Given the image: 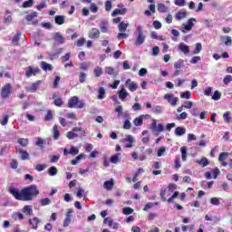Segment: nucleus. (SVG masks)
I'll return each instance as SVG.
<instances>
[{
	"mask_svg": "<svg viewBox=\"0 0 232 232\" xmlns=\"http://www.w3.org/2000/svg\"><path fill=\"white\" fill-rule=\"evenodd\" d=\"M9 193L13 195L16 200L30 202V200H34V198L39 195V189L35 185L24 188L21 191L14 187H10Z\"/></svg>",
	"mask_w": 232,
	"mask_h": 232,
	"instance_id": "obj_1",
	"label": "nucleus"
},
{
	"mask_svg": "<svg viewBox=\"0 0 232 232\" xmlns=\"http://www.w3.org/2000/svg\"><path fill=\"white\" fill-rule=\"evenodd\" d=\"M86 106V102L84 100H79V97L73 96L69 99L67 103V108H78L82 109Z\"/></svg>",
	"mask_w": 232,
	"mask_h": 232,
	"instance_id": "obj_2",
	"label": "nucleus"
},
{
	"mask_svg": "<svg viewBox=\"0 0 232 232\" xmlns=\"http://www.w3.org/2000/svg\"><path fill=\"white\" fill-rule=\"evenodd\" d=\"M136 30H137V35L134 41V45L141 46V44H144L146 41V35L144 34V31H142V26L139 25Z\"/></svg>",
	"mask_w": 232,
	"mask_h": 232,
	"instance_id": "obj_3",
	"label": "nucleus"
},
{
	"mask_svg": "<svg viewBox=\"0 0 232 232\" xmlns=\"http://www.w3.org/2000/svg\"><path fill=\"white\" fill-rule=\"evenodd\" d=\"M25 77H35L41 73V69L39 67L28 66L24 69Z\"/></svg>",
	"mask_w": 232,
	"mask_h": 232,
	"instance_id": "obj_4",
	"label": "nucleus"
},
{
	"mask_svg": "<svg viewBox=\"0 0 232 232\" xmlns=\"http://www.w3.org/2000/svg\"><path fill=\"white\" fill-rule=\"evenodd\" d=\"M0 95L2 99H8L12 95V84H5L1 89Z\"/></svg>",
	"mask_w": 232,
	"mask_h": 232,
	"instance_id": "obj_5",
	"label": "nucleus"
},
{
	"mask_svg": "<svg viewBox=\"0 0 232 232\" xmlns=\"http://www.w3.org/2000/svg\"><path fill=\"white\" fill-rule=\"evenodd\" d=\"M163 99L170 104V106H177V103L179 102V97H175L173 93H167L163 96Z\"/></svg>",
	"mask_w": 232,
	"mask_h": 232,
	"instance_id": "obj_6",
	"label": "nucleus"
},
{
	"mask_svg": "<svg viewBox=\"0 0 232 232\" xmlns=\"http://www.w3.org/2000/svg\"><path fill=\"white\" fill-rule=\"evenodd\" d=\"M122 141L127 142V144L125 145V148H133V145L135 144V142H137L135 138H133V136L130 134L126 135L125 138L122 140Z\"/></svg>",
	"mask_w": 232,
	"mask_h": 232,
	"instance_id": "obj_7",
	"label": "nucleus"
},
{
	"mask_svg": "<svg viewBox=\"0 0 232 232\" xmlns=\"http://www.w3.org/2000/svg\"><path fill=\"white\" fill-rule=\"evenodd\" d=\"M125 86L130 92H137V88H139V85L135 82L131 81V79H128L125 82Z\"/></svg>",
	"mask_w": 232,
	"mask_h": 232,
	"instance_id": "obj_8",
	"label": "nucleus"
},
{
	"mask_svg": "<svg viewBox=\"0 0 232 232\" xmlns=\"http://www.w3.org/2000/svg\"><path fill=\"white\" fill-rule=\"evenodd\" d=\"M88 37L90 39H99V37H101V31L93 27L89 31Z\"/></svg>",
	"mask_w": 232,
	"mask_h": 232,
	"instance_id": "obj_9",
	"label": "nucleus"
},
{
	"mask_svg": "<svg viewBox=\"0 0 232 232\" xmlns=\"http://www.w3.org/2000/svg\"><path fill=\"white\" fill-rule=\"evenodd\" d=\"M53 104L54 106H57L58 108H62V106L64 104V101H63V98L61 96L57 95V92H54L53 94Z\"/></svg>",
	"mask_w": 232,
	"mask_h": 232,
	"instance_id": "obj_10",
	"label": "nucleus"
},
{
	"mask_svg": "<svg viewBox=\"0 0 232 232\" xmlns=\"http://www.w3.org/2000/svg\"><path fill=\"white\" fill-rule=\"evenodd\" d=\"M41 223V220L39 218H33L28 220L29 226H31L32 229H37L39 227V224Z\"/></svg>",
	"mask_w": 232,
	"mask_h": 232,
	"instance_id": "obj_11",
	"label": "nucleus"
},
{
	"mask_svg": "<svg viewBox=\"0 0 232 232\" xmlns=\"http://www.w3.org/2000/svg\"><path fill=\"white\" fill-rule=\"evenodd\" d=\"M39 86H41V81H36L35 82L32 83L29 88L26 89V92L34 93L39 90Z\"/></svg>",
	"mask_w": 232,
	"mask_h": 232,
	"instance_id": "obj_12",
	"label": "nucleus"
},
{
	"mask_svg": "<svg viewBox=\"0 0 232 232\" xmlns=\"http://www.w3.org/2000/svg\"><path fill=\"white\" fill-rule=\"evenodd\" d=\"M151 14H157L155 4L149 5V10L144 11V15H146L147 17L151 16Z\"/></svg>",
	"mask_w": 232,
	"mask_h": 232,
	"instance_id": "obj_13",
	"label": "nucleus"
},
{
	"mask_svg": "<svg viewBox=\"0 0 232 232\" xmlns=\"http://www.w3.org/2000/svg\"><path fill=\"white\" fill-rule=\"evenodd\" d=\"M53 39L54 41H56V43H59L60 44H64V36L60 32L55 33Z\"/></svg>",
	"mask_w": 232,
	"mask_h": 232,
	"instance_id": "obj_14",
	"label": "nucleus"
},
{
	"mask_svg": "<svg viewBox=\"0 0 232 232\" xmlns=\"http://www.w3.org/2000/svg\"><path fill=\"white\" fill-rule=\"evenodd\" d=\"M179 50L185 53V55H188L189 53V46L186 45L184 43H180L179 44Z\"/></svg>",
	"mask_w": 232,
	"mask_h": 232,
	"instance_id": "obj_15",
	"label": "nucleus"
},
{
	"mask_svg": "<svg viewBox=\"0 0 232 232\" xmlns=\"http://www.w3.org/2000/svg\"><path fill=\"white\" fill-rule=\"evenodd\" d=\"M176 19L177 21H182V19H186V17H188V12L186 11H179L176 14Z\"/></svg>",
	"mask_w": 232,
	"mask_h": 232,
	"instance_id": "obj_16",
	"label": "nucleus"
},
{
	"mask_svg": "<svg viewBox=\"0 0 232 232\" xmlns=\"http://www.w3.org/2000/svg\"><path fill=\"white\" fill-rule=\"evenodd\" d=\"M106 98V90L104 89V87H100L98 89V96L97 99H99L100 101H102V99Z\"/></svg>",
	"mask_w": 232,
	"mask_h": 232,
	"instance_id": "obj_17",
	"label": "nucleus"
},
{
	"mask_svg": "<svg viewBox=\"0 0 232 232\" xmlns=\"http://www.w3.org/2000/svg\"><path fill=\"white\" fill-rule=\"evenodd\" d=\"M41 68L44 72H52V70H53V67L52 66V64H50L46 62H42L41 63Z\"/></svg>",
	"mask_w": 232,
	"mask_h": 232,
	"instance_id": "obj_18",
	"label": "nucleus"
},
{
	"mask_svg": "<svg viewBox=\"0 0 232 232\" xmlns=\"http://www.w3.org/2000/svg\"><path fill=\"white\" fill-rule=\"evenodd\" d=\"M126 14V8L119 9L116 8L112 11L111 15L115 17L116 15H124Z\"/></svg>",
	"mask_w": 232,
	"mask_h": 232,
	"instance_id": "obj_19",
	"label": "nucleus"
},
{
	"mask_svg": "<svg viewBox=\"0 0 232 232\" xmlns=\"http://www.w3.org/2000/svg\"><path fill=\"white\" fill-rule=\"evenodd\" d=\"M197 164H199L202 168H206V166H209V160L203 157L201 160H197Z\"/></svg>",
	"mask_w": 232,
	"mask_h": 232,
	"instance_id": "obj_20",
	"label": "nucleus"
},
{
	"mask_svg": "<svg viewBox=\"0 0 232 232\" xmlns=\"http://www.w3.org/2000/svg\"><path fill=\"white\" fill-rule=\"evenodd\" d=\"M193 21H196V19L190 18L188 21V24L183 26L184 30H187V32H189L191 30V28H193L195 26V24H193Z\"/></svg>",
	"mask_w": 232,
	"mask_h": 232,
	"instance_id": "obj_21",
	"label": "nucleus"
},
{
	"mask_svg": "<svg viewBox=\"0 0 232 232\" xmlns=\"http://www.w3.org/2000/svg\"><path fill=\"white\" fill-rule=\"evenodd\" d=\"M186 134V128L184 127H177L175 129V135H177V137H182V135Z\"/></svg>",
	"mask_w": 232,
	"mask_h": 232,
	"instance_id": "obj_22",
	"label": "nucleus"
},
{
	"mask_svg": "<svg viewBox=\"0 0 232 232\" xmlns=\"http://www.w3.org/2000/svg\"><path fill=\"white\" fill-rule=\"evenodd\" d=\"M53 133L54 140H57L59 139V137H61V131H59L57 124L53 125Z\"/></svg>",
	"mask_w": 232,
	"mask_h": 232,
	"instance_id": "obj_23",
	"label": "nucleus"
},
{
	"mask_svg": "<svg viewBox=\"0 0 232 232\" xmlns=\"http://www.w3.org/2000/svg\"><path fill=\"white\" fill-rule=\"evenodd\" d=\"M113 181L111 180H107L103 183V188L104 189H107V191H111L113 189Z\"/></svg>",
	"mask_w": 232,
	"mask_h": 232,
	"instance_id": "obj_24",
	"label": "nucleus"
},
{
	"mask_svg": "<svg viewBox=\"0 0 232 232\" xmlns=\"http://www.w3.org/2000/svg\"><path fill=\"white\" fill-rule=\"evenodd\" d=\"M180 152L183 162H186V160H188V149L183 146L180 148Z\"/></svg>",
	"mask_w": 232,
	"mask_h": 232,
	"instance_id": "obj_25",
	"label": "nucleus"
},
{
	"mask_svg": "<svg viewBox=\"0 0 232 232\" xmlns=\"http://www.w3.org/2000/svg\"><path fill=\"white\" fill-rule=\"evenodd\" d=\"M110 162H111V164H117L118 162H121V153H117L111 156L110 159Z\"/></svg>",
	"mask_w": 232,
	"mask_h": 232,
	"instance_id": "obj_26",
	"label": "nucleus"
},
{
	"mask_svg": "<svg viewBox=\"0 0 232 232\" xmlns=\"http://www.w3.org/2000/svg\"><path fill=\"white\" fill-rule=\"evenodd\" d=\"M19 154L21 155L22 160H28V159H30V154H28V151L20 149Z\"/></svg>",
	"mask_w": 232,
	"mask_h": 232,
	"instance_id": "obj_27",
	"label": "nucleus"
},
{
	"mask_svg": "<svg viewBox=\"0 0 232 232\" xmlns=\"http://www.w3.org/2000/svg\"><path fill=\"white\" fill-rule=\"evenodd\" d=\"M158 12H160V14H166V12H168V6H166V5L160 3L158 4Z\"/></svg>",
	"mask_w": 232,
	"mask_h": 232,
	"instance_id": "obj_28",
	"label": "nucleus"
},
{
	"mask_svg": "<svg viewBox=\"0 0 232 232\" xmlns=\"http://www.w3.org/2000/svg\"><path fill=\"white\" fill-rule=\"evenodd\" d=\"M129 26H130V24H125L124 22L120 23L118 25L119 32H121V33L126 32Z\"/></svg>",
	"mask_w": 232,
	"mask_h": 232,
	"instance_id": "obj_29",
	"label": "nucleus"
},
{
	"mask_svg": "<svg viewBox=\"0 0 232 232\" xmlns=\"http://www.w3.org/2000/svg\"><path fill=\"white\" fill-rule=\"evenodd\" d=\"M23 213H26V215H29V216L34 215V209L32 208V206L25 205L23 208Z\"/></svg>",
	"mask_w": 232,
	"mask_h": 232,
	"instance_id": "obj_30",
	"label": "nucleus"
},
{
	"mask_svg": "<svg viewBox=\"0 0 232 232\" xmlns=\"http://www.w3.org/2000/svg\"><path fill=\"white\" fill-rule=\"evenodd\" d=\"M64 19H65L64 15H56L54 17V22L56 24H59V25L64 24Z\"/></svg>",
	"mask_w": 232,
	"mask_h": 232,
	"instance_id": "obj_31",
	"label": "nucleus"
},
{
	"mask_svg": "<svg viewBox=\"0 0 232 232\" xmlns=\"http://www.w3.org/2000/svg\"><path fill=\"white\" fill-rule=\"evenodd\" d=\"M19 39H21V32H17L16 34L13 37L12 44L14 46L19 44Z\"/></svg>",
	"mask_w": 232,
	"mask_h": 232,
	"instance_id": "obj_32",
	"label": "nucleus"
},
{
	"mask_svg": "<svg viewBox=\"0 0 232 232\" xmlns=\"http://www.w3.org/2000/svg\"><path fill=\"white\" fill-rule=\"evenodd\" d=\"M53 111H52V110H48L44 121L45 122H48L50 121H53Z\"/></svg>",
	"mask_w": 232,
	"mask_h": 232,
	"instance_id": "obj_33",
	"label": "nucleus"
},
{
	"mask_svg": "<svg viewBox=\"0 0 232 232\" xmlns=\"http://www.w3.org/2000/svg\"><path fill=\"white\" fill-rule=\"evenodd\" d=\"M119 98L121 100V101H124L126 99V97H128V92H126V89L122 88L119 93Z\"/></svg>",
	"mask_w": 232,
	"mask_h": 232,
	"instance_id": "obj_34",
	"label": "nucleus"
},
{
	"mask_svg": "<svg viewBox=\"0 0 232 232\" xmlns=\"http://www.w3.org/2000/svg\"><path fill=\"white\" fill-rule=\"evenodd\" d=\"M162 131H164V125H162V123H160L157 125L156 130H154L153 134L159 135V133H162Z\"/></svg>",
	"mask_w": 232,
	"mask_h": 232,
	"instance_id": "obj_35",
	"label": "nucleus"
},
{
	"mask_svg": "<svg viewBox=\"0 0 232 232\" xmlns=\"http://www.w3.org/2000/svg\"><path fill=\"white\" fill-rule=\"evenodd\" d=\"M93 73L95 75V77H101V75H102L103 72H102V67H95L93 70Z\"/></svg>",
	"mask_w": 232,
	"mask_h": 232,
	"instance_id": "obj_36",
	"label": "nucleus"
},
{
	"mask_svg": "<svg viewBox=\"0 0 232 232\" xmlns=\"http://www.w3.org/2000/svg\"><path fill=\"white\" fill-rule=\"evenodd\" d=\"M184 66V60L179 59L174 63V68L176 70H180Z\"/></svg>",
	"mask_w": 232,
	"mask_h": 232,
	"instance_id": "obj_37",
	"label": "nucleus"
},
{
	"mask_svg": "<svg viewBox=\"0 0 232 232\" xmlns=\"http://www.w3.org/2000/svg\"><path fill=\"white\" fill-rule=\"evenodd\" d=\"M230 115H231V113L229 111H226L223 114V119H224L225 122L229 123L232 121V118Z\"/></svg>",
	"mask_w": 232,
	"mask_h": 232,
	"instance_id": "obj_38",
	"label": "nucleus"
},
{
	"mask_svg": "<svg viewBox=\"0 0 232 232\" xmlns=\"http://www.w3.org/2000/svg\"><path fill=\"white\" fill-rule=\"evenodd\" d=\"M17 142L20 146H23V148H26V146H28V139L20 138Z\"/></svg>",
	"mask_w": 232,
	"mask_h": 232,
	"instance_id": "obj_39",
	"label": "nucleus"
},
{
	"mask_svg": "<svg viewBox=\"0 0 232 232\" xmlns=\"http://www.w3.org/2000/svg\"><path fill=\"white\" fill-rule=\"evenodd\" d=\"M150 37L151 39H157L158 41H164V36H159L155 31L150 33Z\"/></svg>",
	"mask_w": 232,
	"mask_h": 232,
	"instance_id": "obj_40",
	"label": "nucleus"
},
{
	"mask_svg": "<svg viewBox=\"0 0 232 232\" xmlns=\"http://www.w3.org/2000/svg\"><path fill=\"white\" fill-rule=\"evenodd\" d=\"M229 157V152H222L219 154L218 160L219 162H224Z\"/></svg>",
	"mask_w": 232,
	"mask_h": 232,
	"instance_id": "obj_41",
	"label": "nucleus"
},
{
	"mask_svg": "<svg viewBox=\"0 0 232 232\" xmlns=\"http://www.w3.org/2000/svg\"><path fill=\"white\" fill-rule=\"evenodd\" d=\"M181 164H180V157H177L174 160V169H179V168H181Z\"/></svg>",
	"mask_w": 232,
	"mask_h": 232,
	"instance_id": "obj_42",
	"label": "nucleus"
},
{
	"mask_svg": "<svg viewBox=\"0 0 232 232\" xmlns=\"http://www.w3.org/2000/svg\"><path fill=\"white\" fill-rule=\"evenodd\" d=\"M22 6L23 8H32V6H34V0H27L24 2Z\"/></svg>",
	"mask_w": 232,
	"mask_h": 232,
	"instance_id": "obj_43",
	"label": "nucleus"
},
{
	"mask_svg": "<svg viewBox=\"0 0 232 232\" xmlns=\"http://www.w3.org/2000/svg\"><path fill=\"white\" fill-rule=\"evenodd\" d=\"M86 77H88L86 72H81L80 74H79V81H80V82L81 83L86 82Z\"/></svg>",
	"mask_w": 232,
	"mask_h": 232,
	"instance_id": "obj_44",
	"label": "nucleus"
},
{
	"mask_svg": "<svg viewBox=\"0 0 232 232\" xmlns=\"http://www.w3.org/2000/svg\"><path fill=\"white\" fill-rule=\"evenodd\" d=\"M133 122H134V125L136 126H142V123H143L142 116H139L138 118H135Z\"/></svg>",
	"mask_w": 232,
	"mask_h": 232,
	"instance_id": "obj_45",
	"label": "nucleus"
},
{
	"mask_svg": "<svg viewBox=\"0 0 232 232\" xmlns=\"http://www.w3.org/2000/svg\"><path fill=\"white\" fill-rule=\"evenodd\" d=\"M57 173V168L56 167H50L49 169H48V174L51 176V177H55V174Z\"/></svg>",
	"mask_w": 232,
	"mask_h": 232,
	"instance_id": "obj_46",
	"label": "nucleus"
},
{
	"mask_svg": "<svg viewBox=\"0 0 232 232\" xmlns=\"http://www.w3.org/2000/svg\"><path fill=\"white\" fill-rule=\"evenodd\" d=\"M35 17H37V12H34V13H32V14H27L26 16H25V19H26V21H34V19H35Z\"/></svg>",
	"mask_w": 232,
	"mask_h": 232,
	"instance_id": "obj_47",
	"label": "nucleus"
},
{
	"mask_svg": "<svg viewBox=\"0 0 232 232\" xmlns=\"http://www.w3.org/2000/svg\"><path fill=\"white\" fill-rule=\"evenodd\" d=\"M41 206H48L50 204H52V200L49 198H45L41 199L40 201Z\"/></svg>",
	"mask_w": 232,
	"mask_h": 232,
	"instance_id": "obj_48",
	"label": "nucleus"
},
{
	"mask_svg": "<svg viewBox=\"0 0 232 232\" xmlns=\"http://www.w3.org/2000/svg\"><path fill=\"white\" fill-rule=\"evenodd\" d=\"M221 97L222 94L218 91L214 92V94L212 95L213 101H220Z\"/></svg>",
	"mask_w": 232,
	"mask_h": 232,
	"instance_id": "obj_49",
	"label": "nucleus"
},
{
	"mask_svg": "<svg viewBox=\"0 0 232 232\" xmlns=\"http://www.w3.org/2000/svg\"><path fill=\"white\" fill-rule=\"evenodd\" d=\"M105 73L107 75H114L115 74V69H113V67H106L105 68Z\"/></svg>",
	"mask_w": 232,
	"mask_h": 232,
	"instance_id": "obj_50",
	"label": "nucleus"
},
{
	"mask_svg": "<svg viewBox=\"0 0 232 232\" xmlns=\"http://www.w3.org/2000/svg\"><path fill=\"white\" fill-rule=\"evenodd\" d=\"M59 82H61V76H55L53 83V87L59 88Z\"/></svg>",
	"mask_w": 232,
	"mask_h": 232,
	"instance_id": "obj_51",
	"label": "nucleus"
},
{
	"mask_svg": "<svg viewBox=\"0 0 232 232\" xmlns=\"http://www.w3.org/2000/svg\"><path fill=\"white\" fill-rule=\"evenodd\" d=\"M210 204H212V206H220V199H218V198H211Z\"/></svg>",
	"mask_w": 232,
	"mask_h": 232,
	"instance_id": "obj_52",
	"label": "nucleus"
},
{
	"mask_svg": "<svg viewBox=\"0 0 232 232\" xmlns=\"http://www.w3.org/2000/svg\"><path fill=\"white\" fill-rule=\"evenodd\" d=\"M181 99H190L191 98V92L189 91H187L185 92H182L180 94Z\"/></svg>",
	"mask_w": 232,
	"mask_h": 232,
	"instance_id": "obj_53",
	"label": "nucleus"
},
{
	"mask_svg": "<svg viewBox=\"0 0 232 232\" xmlns=\"http://www.w3.org/2000/svg\"><path fill=\"white\" fill-rule=\"evenodd\" d=\"M166 153V147H160L158 149L157 155L158 157H162Z\"/></svg>",
	"mask_w": 232,
	"mask_h": 232,
	"instance_id": "obj_54",
	"label": "nucleus"
},
{
	"mask_svg": "<svg viewBox=\"0 0 232 232\" xmlns=\"http://www.w3.org/2000/svg\"><path fill=\"white\" fill-rule=\"evenodd\" d=\"M123 215H131L133 213V208L127 207L122 209Z\"/></svg>",
	"mask_w": 232,
	"mask_h": 232,
	"instance_id": "obj_55",
	"label": "nucleus"
},
{
	"mask_svg": "<svg viewBox=\"0 0 232 232\" xmlns=\"http://www.w3.org/2000/svg\"><path fill=\"white\" fill-rule=\"evenodd\" d=\"M188 119V114L186 112H181L177 116V121H186Z\"/></svg>",
	"mask_w": 232,
	"mask_h": 232,
	"instance_id": "obj_56",
	"label": "nucleus"
},
{
	"mask_svg": "<svg viewBox=\"0 0 232 232\" xmlns=\"http://www.w3.org/2000/svg\"><path fill=\"white\" fill-rule=\"evenodd\" d=\"M123 130H131V122L130 120H125L123 124Z\"/></svg>",
	"mask_w": 232,
	"mask_h": 232,
	"instance_id": "obj_57",
	"label": "nucleus"
},
{
	"mask_svg": "<svg viewBox=\"0 0 232 232\" xmlns=\"http://www.w3.org/2000/svg\"><path fill=\"white\" fill-rule=\"evenodd\" d=\"M183 108H185L186 110H191V108H193V102H185L183 104Z\"/></svg>",
	"mask_w": 232,
	"mask_h": 232,
	"instance_id": "obj_58",
	"label": "nucleus"
},
{
	"mask_svg": "<svg viewBox=\"0 0 232 232\" xmlns=\"http://www.w3.org/2000/svg\"><path fill=\"white\" fill-rule=\"evenodd\" d=\"M36 171H44L46 169V165L45 164H37L35 166Z\"/></svg>",
	"mask_w": 232,
	"mask_h": 232,
	"instance_id": "obj_59",
	"label": "nucleus"
},
{
	"mask_svg": "<svg viewBox=\"0 0 232 232\" xmlns=\"http://www.w3.org/2000/svg\"><path fill=\"white\" fill-rule=\"evenodd\" d=\"M202 52V44L198 43L196 44V48L194 50V53H200Z\"/></svg>",
	"mask_w": 232,
	"mask_h": 232,
	"instance_id": "obj_60",
	"label": "nucleus"
},
{
	"mask_svg": "<svg viewBox=\"0 0 232 232\" xmlns=\"http://www.w3.org/2000/svg\"><path fill=\"white\" fill-rule=\"evenodd\" d=\"M72 224V218H65L63 220V227H68Z\"/></svg>",
	"mask_w": 232,
	"mask_h": 232,
	"instance_id": "obj_61",
	"label": "nucleus"
},
{
	"mask_svg": "<svg viewBox=\"0 0 232 232\" xmlns=\"http://www.w3.org/2000/svg\"><path fill=\"white\" fill-rule=\"evenodd\" d=\"M43 8H46V0H43L42 3L36 6L38 11L43 10Z\"/></svg>",
	"mask_w": 232,
	"mask_h": 232,
	"instance_id": "obj_62",
	"label": "nucleus"
},
{
	"mask_svg": "<svg viewBox=\"0 0 232 232\" xmlns=\"http://www.w3.org/2000/svg\"><path fill=\"white\" fill-rule=\"evenodd\" d=\"M50 159H51V162L55 163V162L59 161V159H61V156L60 155H53V156H50Z\"/></svg>",
	"mask_w": 232,
	"mask_h": 232,
	"instance_id": "obj_63",
	"label": "nucleus"
},
{
	"mask_svg": "<svg viewBox=\"0 0 232 232\" xmlns=\"http://www.w3.org/2000/svg\"><path fill=\"white\" fill-rule=\"evenodd\" d=\"M230 81H232V76L227 75V76H225L223 82H224V84H227Z\"/></svg>",
	"mask_w": 232,
	"mask_h": 232,
	"instance_id": "obj_64",
	"label": "nucleus"
}]
</instances>
